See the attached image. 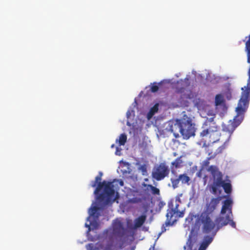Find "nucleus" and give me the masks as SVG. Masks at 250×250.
<instances>
[{"instance_id":"1","label":"nucleus","mask_w":250,"mask_h":250,"mask_svg":"<svg viewBox=\"0 0 250 250\" xmlns=\"http://www.w3.org/2000/svg\"><path fill=\"white\" fill-rule=\"evenodd\" d=\"M232 201L231 199L225 200L223 203L220 211L221 215L216 217L215 223L210 218V215L206 213H202L200 217V221L203 225L202 229L205 233H209L216 225V231L223 226L229 224L233 228H236V224L232 219Z\"/></svg>"},{"instance_id":"2","label":"nucleus","mask_w":250,"mask_h":250,"mask_svg":"<svg viewBox=\"0 0 250 250\" xmlns=\"http://www.w3.org/2000/svg\"><path fill=\"white\" fill-rule=\"evenodd\" d=\"M245 87L246 90L242 92L241 97L239 101L237 107L236 108V111L237 113V116L235 117L233 120H229L227 124L223 125V130L228 133L227 139L225 140L224 145L218 148V149H220L219 152H221V150L225 148V145L226 143L229 141L231 134L235 128L240 125L243 120V114L248 107L250 99L249 79H248L247 86Z\"/></svg>"},{"instance_id":"3","label":"nucleus","mask_w":250,"mask_h":250,"mask_svg":"<svg viewBox=\"0 0 250 250\" xmlns=\"http://www.w3.org/2000/svg\"><path fill=\"white\" fill-rule=\"evenodd\" d=\"M168 131L173 133L177 138L180 133L184 139H188L195 135V128L192 123L191 119L187 115H184L181 119H176L175 122L169 124Z\"/></svg>"},{"instance_id":"4","label":"nucleus","mask_w":250,"mask_h":250,"mask_svg":"<svg viewBox=\"0 0 250 250\" xmlns=\"http://www.w3.org/2000/svg\"><path fill=\"white\" fill-rule=\"evenodd\" d=\"M101 176L95 177V180L91 183V186L96 187L94 193L97 196L99 202H105L106 204L112 200L115 194L113 182L104 181L101 182Z\"/></svg>"},{"instance_id":"5","label":"nucleus","mask_w":250,"mask_h":250,"mask_svg":"<svg viewBox=\"0 0 250 250\" xmlns=\"http://www.w3.org/2000/svg\"><path fill=\"white\" fill-rule=\"evenodd\" d=\"M126 233L127 229L124 223L118 219L114 220L111 228L103 232L104 237L110 243L105 247L104 250H111L114 242L121 240L126 235Z\"/></svg>"},{"instance_id":"6","label":"nucleus","mask_w":250,"mask_h":250,"mask_svg":"<svg viewBox=\"0 0 250 250\" xmlns=\"http://www.w3.org/2000/svg\"><path fill=\"white\" fill-rule=\"evenodd\" d=\"M208 171L210 172L213 180L214 182L210 187L211 192L213 194H216L218 187H222L224 191L229 194L232 191V187L230 180L229 179L223 180V175L219 171V168L216 166H210L209 167Z\"/></svg>"},{"instance_id":"7","label":"nucleus","mask_w":250,"mask_h":250,"mask_svg":"<svg viewBox=\"0 0 250 250\" xmlns=\"http://www.w3.org/2000/svg\"><path fill=\"white\" fill-rule=\"evenodd\" d=\"M215 114H213L211 117L207 118L203 125V130L200 132V136L202 137H208L209 141L216 143L219 141H223L220 138V126L217 125L214 122Z\"/></svg>"},{"instance_id":"8","label":"nucleus","mask_w":250,"mask_h":250,"mask_svg":"<svg viewBox=\"0 0 250 250\" xmlns=\"http://www.w3.org/2000/svg\"><path fill=\"white\" fill-rule=\"evenodd\" d=\"M180 202V199L178 198L176 199L175 206H174L172 202L168 203V208L167 210L166 214L167 219L165 224L163 225L164 229L162 228V232L166 230L165 227L172 226L179 218L184 217L185 209H184L182 210L179 209V203Z\"/></svg>"},{"instance_id":"9","label":"nucleus","mask_w":250,"mask_h":250,"mask_svg":"<svg viewBox=\"0 0 250 250\" xmlns=\"http://www.w3.org/2000/svg\"><path fill=\"white\" fill-rule=\"evenodd\" d=\"M213 238L209 236L205 237L200 247L198 249V244L196 237L194 235H189L186 243V245L184 247V250H206L208 246L212 241Z\"/></svg>"},{"instance_id":"10","label":"nucleus","mask_w":250,"mask_h":250,"mask_svg":"<svg viewBox=\"0 0 250 250\" xmlns=\"http://www.w3.org/2000/svg\"><path fill=\"white\" fill-rule=\"evenodd\" d=\"M189 84V80L188 78H186L184 80H181L177 82L176 92L181 94V98L183 100L190 99L193 97L191 91L187 89Z\"/></svg>"},{"instance_id":"11","label":"nucleus","mask_w":250,"mask_h":250,"mask_svg":"<svg viewBox=\"0 0 250 250\" xmlns=\"http://www.w3.org/2000/svg\"><path fill=\"white\" fill-rule=\"evenodd\" d=\"M169 169L165 163H161L155 166L151 173L153 179L157 181H161L167 177L169 174Z\"/></svg>"},{"instance_id":"12","label":"nucleus","mask_w":250,"mask_h":250,"mask_svg":"<svg viewBox=\"0 0 250 250\" xmlns=\"http://www.w3.org/2000/svg\"><path fill=\"white\" fill-rule=\"evenodd\" d=\"M221 200V197H212L209 201H207L204 211L202 213H206L210 215L216 209Z\"/></svg>"},{"instance_id":"13","label":"nucleus","mask_w":250,"mask_h":250,"mask_svg":"<svg viewBox=\"0 0 250 250\" xmlns=\"http://www.w3.org/2000/svg\"><path fill=\"white\" fill-rule=\"evenodd\" d=\"M146 200V198L141 193H137L133 195V197L128 200V202L131 204H138L143 203Z\"/></svg>"},{"instance_id":"14","label":"nucleus","mask_w":250,"mask_h":250,"mask_svg":"<svg viewBox=\"0 0 250 250\" xmlns=\"http://www.w3.org/2000/svg\"><path fill=\"white\" fill-rule=\"evenodd\" d=\"M146 219V216L145 214L141 215L136 218L134 221V229H137L143 226Z\"/></svg>"},{"instance_id":"15","label":"nucleus","mask_w":250,"mask_h":250,"mask_svg":"<svg viewBox=\"0 0 250 250\" xmlns=\"http://www.w3.org/2000/svg\"><path fill=\"white\" fill-rule=\"evenodd\" d=\"M143 186L144 187L146 188L147 190H150L151 192L154 195H159L160 194V190L159 188L153 186L151 185H148L146 184H144Z\"/></svg>"},{"instance_id":"16","label":"nucleus","mask_w":250,"mask_h":250,"mask_svg":"<svg viewBox=\"0 0 250 250\" xmlns=\"http://www.w3.org/2000/svg\"><path fill=\"white\" fill-rule=\"evenodd\" d=\"M99 209V208L96 206L91 207L90 208L89 211L90 215L95 218H98L100 215L99 213L98 212Z\"/></svg>"},{"instance_id":"17","label":"nucleus","mask_w":250,"mask_h":250,"mask_svg":"<svg viewBox=\"0 0 250 250\" xmlns=\"http://www.w3.org/2000/svg\"><path fill=\"white\" fill-rule=\"evenodd\" d=\"M225 103V100L222 94H219L215 96V104L216 106H218L222 104Z\"/></svg>"},{"instance_id":"18","label":"nucleus","mask_w":250,"mask_h":250,"mask_svg":"<svg viewBox=\"0 0 250 250\" xmlns=\"http://www.w3.org/2000/svg\"><path fill=\"white\" fill-rule=\"evenodd\" d=\"M183 161L182 156L176 158L174 161L171 163V166L175 168H178L182 166Z\"/></svg>"},{"instance_id":"19","label":"nucleus","mask_w":250,"mask_h":250,"mask_svg":"<svg viewBox=\"0 0 250 250\" xmlns=\"http://www.w3.org/2000/svg\"><path fill=\"white\" fill-rule=\"evenodd\" d=\"M179 180L183 184H187L189 185L190 178L186 174H180L178 176Z\"/></svg>"},{"instance_id":"20","label":"nucleus","mask_w":250,"mask_h":250,"mask_svg":"<svg viewBox=\"0 0 250 250\" xmlns=\"http://www.w3.org/2000/svg\"><path fill=\"white\" fill-rule=\"evenodd\" d=\"M158 107L159 104H156L150 108L149 111L147 114V118L148 119H150L152 117V116L158 111Z\"/></svg>"},{"instance_id":"21","label":"nucleus","mask_w":250,"mask_h":250,"mask_svg":"<svg viewBox=\"0 0 250 250\" xmlns=\"http://www.w3.org/2000/svg\"><path fill=\"white\" fill-rule=\"evenodd\" d=\"M127 140V136L125 133L121 134L119 136V140H116V142L118 141L119 146H124Z\"/></svg>"},{"instance_id":"22","label":"nucleus","mask_w":250,"mask_h":250,"mask_svg":"<svg viewBox=\"0 0 250 250\" xmlns=\"http://www.w3.org/2000/svg\"><path fill=\"white\" fill-rule=\"evenodd\" d=\"M161 83H157L156 82L153 83V85L151 86L150 90L153 93H155L158 91L159 90V86L158 84L160 85L161 84Z\"/></svg>"},{"instance_id":"23","label":"nucleus","mask_w":250,"mask_h":250,"mask_svg":"<svg viewBox=\"0 0 250 250\" xmlns=\"http://www.w3.org/2000/svg\"><path fill=\"white\" fill-rule=\"evenodd\" d=\"M170 181H171V182L172 184V186L173 188H176L178 187V184L180 182V181L179 180V178H178L177 179L171 178Z\"/></svg>"},{"instance_id":"24","label":"nucleus","mask_w":250,"mask_h":250,"mask_svg":"<svg viewBox=\"0 0 250 250\" xmlns=\"http://www.w3.org/2000/svg\"><path fill=\"white\" fill-rule=\"evenodd\" d=\"M86 249L87 250H100L98 248L94 247L92 243L88 244L86 245Z\"/></svg>"},{"instance_id":"25","label":"nucleus","mask_w":250,"mask_h":250,"mask_svg":"<svg viewBox=\"0 0 250 250\" xmlns=\"http://www.w3.org/2000/svg\"><path fill=\"white\" fill-rule=\"evenodd\" d=\"M139 169L142 172L143 175H146L147 173L146 167L145 165L141 166L139 167Z\"/></svg>"},{"instance_id":"26","label":"nucleus","mask_w":250,"mask_h":250,"mask_svg":"<svg viewBox=\"0 0 250 250\" xmlns=\"http://www.w3.org/2000/svg\"><path fill=\"white\" fill-rule=\"evenodd\" d=\"M112 182H113V184L115 182L118 183L120 186L122 187L124 186V182L122 180H114Z\"/></svg>"},{"instance_id":"27","label":"nucleus","mask_w":250,"mask_h":250,"mask_svg":"<svg viewBox=\"0 0 250 250\" xmlns=\"http://www.w3.org/2000/svg\"><path fill=\"white\" fill-rule=\"evenodd\" d=\"M210 158H208L207 160L204 161V166H208L209 164Z\"/></svg>"},{"instance_id":"28","label":"nucleus","mask_w":250,"mask_h":250,"mask_svg":"<svg viewBox=\"0 0 250 250\" xmlns=\"http://www.w3.org/2000/svg\"><path fill=\"white\" fill-rule=\"evenodd\" d=\"M188 220L189 222L192 221V217H191L190 218H189V217H188V218H187L186 219V221H188Z\"/></svg>"},{"instance_id":"29","label":"nucleus","mask_w":250,"mask_h":250,"mask_svg":"<svg viewBox=\"0 0 250 250\" xmlns=\"http://www.w3.org/2000/svg\"><path fill=\"white\" fill-rule=\"evenodd\" d=\"M149 250H154V246H151V247L149 248Z\"/></svg>"},{"instance_id":"30","label":"nucleus","mask_w":250,"mask_h":250,"mask_svg":"<svg viewBox=\"0 0 250 250\" xmlns=\"http://www.w3.org/2000/svg\"><path fill=\"white\" fill-rule=\"evenodd\" d=\"M99 176H101V177H102V173L101 172H99Z\"/></svg>"},{"instance_id":"31","label":"nucleus","mask_w":250,"mask_h":250,"mask_svg":"<svg viewBox=\"0 0 250 250\" xmlns=\"http://www.w3.org/2000/svg\"><path fill=\"white\" fill-rule=\"evenodd\" d=\"M111 147L112 148L114 147V144L112 145H111Z\"/></svg>"}]
</instances>
